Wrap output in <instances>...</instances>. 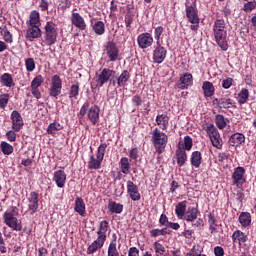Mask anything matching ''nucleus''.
<instances>
[{
    "instance_id": "obj_7",
    "label": "nucleus",
    "mask_w": 256,
    "mask_h": 256,
    "mask_svg": "<svg viewBox=\"0 0 256 256\" xmlns=\"http://www.w3.org/2000/svg\"><path fill=\"white\" fill-rule=\"evenodd\" d=\"M106 55H108L111 62L117 61L119 59V48L113 41L107 42L105 46Z\"/></svg>"
},
{
    "instance_id": "obj_55",
    "label": "nucleus",
    "mask_w": 256,
    "mask_h": 256,
    "mask_svg": "<svg viewBox=\"0 0 256 256\" xmlns=\"http://www.w3.org/2000/svg\"><path fill=\"white\" fill-rule=\"evenodd\" d=\"M26 70L34 71L35 70V60L33 58H28L25 60Z\"/></svg>"
},
{
    "instance_id": "obj_60",
    "label": "nucleus",
    "mask_w": 256,
    "mask_h": 256,
    "mask_svg": "<svg viewBox=\"0 0 256 256\" xmlns=\"http://www.w3.org/2000/svg\"><path fill=\"white\" fill-rule=\"evenodd\" d=\"M6 137L8 141H16L17 140V134L13 130H10L6 133Z\"/></svg>"
},
{
    "instance_id": "obj_64",
    "label": "nucleus",
    "mask_w": 256,
    "mask_h": 256,
    "mask_svg": "<svg viewBox=\"0 0 256 256\" xmlns=\"http://www.w3.org/2000/svg\"><path fill=\"white\" fill-rule=\"evenodd\" d=\"M31 93L35 99H41V91H39V88H31Z\"/></svg>"
},
{
    "instance_id": "obj_3",
    "label": "nucleus",
    "mask_w": 256,
    "mask_h": 256,
    "mask_svg": "<svg viewBox=\"0 0 256 256\" xmlns=\"http://www.w3.org/2000/svg\"><path fill=\"white\" fill-rule=\"evenodd\" d=\"M45 40L47 45H55L57 41V30L55 29V23L49 21L45 25Z\"/></svg>"
},
{
    "instance_id": "obj_11",
    "label": "nucleus",
    "mask_w": 256,
    "mask_h": 256,
    "mask_svg": "<svg viewBox=\"0 0 256 256\" xmlns=\"http://www.w3.org/2000/svg\"><path fill=\"white\" fill-rule=\"evenodd\" d=\"M216 43L223 51H227V31H214Z\"/></svg>"
},
{
    "instance_id": "obj_51",
    "label": "nucleus",
    "mask_w": 256,
    "mask_h": 256,
    "mask_svg": "<svg viewBox=\"0 0 256 256\" xmlns=\"http://www.w3.org/2000/svg\"><path fill=\"white\" fill-rule=\"evenodd\" d=\"M193 147V139L191 136H185L184 137V149L186 151H191V148Z\"/></svg>"
},
{
    "instance_id": "obj_10",
    "label": "nucleus",
    "mask_w": 256,
    "mask_h": 256,
    "mask_svg": "<svg viewBox=\"0 0 256 256\" xmlns=\"http://www.w3.org/2000/svg\"><path fill=\"white\" fill-rule=\"evenodd\" d=\"M11 119H12V129L18 133V131H21L24 123H23V117H21V114L14 110L11 113Z\"/></svg>"
},
{
    "instance_id": "obj_5",
    "label": "nucleus",
    "mask_w": 256,
    "mask_h": 256,
    "mask_svg": "<svg viewBox=\"0 0 256 256\" xmlns=\"http://www.w3.org/2000/svg\"><path fill=\"white\" fill-rule=\"evenodd\" d=\"M4 223L13 229V231H21L23 229V226L21 225V222L17 219V217L13 216V213L5 212L3 215Z\"/></svg>"
},
{
    "instance_id": "obj_58",
    "label": "nucleus",
    "mask_w": 256,
    "mask_h": 256,
    "mask_svg": "<svg viewBox=\"0 0 256 256\" xmlns=\"http://www.w3.org/2000/svg\"><path fill=\"white\" fill-rule=\"evenodd\" d=\"M125 23L126 27H131V23H133V14L131 12L125 15Z\"/></svg>"
},
{
    "instance_id": "obj_52",
    "label": "nucleus",
    "mask_w": 256,
    "mask_h": 256,
    "mask_svg": "<svg viewBox=\"0 0 256 256\" xmlns=\"http://www.w3.org/2000/svg\"><path fill=\"white\" fill-rule=\"evenodd\" d=\"M107 149V144H101L99 147H98V150H97V158L98 159H101L103 161V157H105V150Z\"/></svg>"
},
{
    "instance_id": "obj_36",
    "label": "nucleus",
    "mask_w": 256,
    "mask_h": 256,
    "mask_svg": "<svg viewBox=\"0 0 256 256\" xmlns=\"http://www.w3.org/2000/svg\"><path fill=\"white\" fill-rule=\"evenodd\" d=\"M129 71L124 70L121 75L118 77V85L119 87H125L127 85V82L129 81Z\"/></svg>"
},
{
    "instance_id": "obj_28",
    "label": "nucleus",
    "mask_w": 256,
    "mask_h": 256,
    "mask_svg": "<svg viewBox=\"0 0 256 256\" xmlns=\"http://www.w3.org/2000/svg\"><path fill=\"white\" fill-rule=\"evenodd\" d=\"M74 211L79 213L81 217H85V202L83 201V198H76Z\"/></svg>"
},
{
    "instance_id": "obj_14",
    "label": "nucleus",
    "mask_w": 256,
    "mask_h": 256,
    "mask_svg": "<svg viewBox=\"0 0 256 256\" xmlns=\"http://www.w3.org/2000/svg\"><path fill=\"white\" fill-rule=\"evenodd\" d=\"M127 191L132 201H139L141 199V194H139V189L137 188V185H135V183H133V181L131 180L127 182Z\"/></svg>"
},
{
    "instance_id": "obj_1",
    "label": "nucleus",
    "mask_w": 256,
    "mask_h": 256,
    "mask_svg": "<svg viewBox=\"0 0 256 256\" xmlns=\"http://www.w3.org/2000/svg\"><path fill=\"white\" fill-rule=\"evenodd\" d=\"M152 143L154 144L155 150L158 155H161L165 151V147H167L168 138L165 133L160 132L159 129H155L152 132Z\"/></svg>"
},
{
    "instance_id": "obj_23",
    "label": "nucleus",
    "mask_w": 256,
    "mask_h": 256,
    "mask_svg": "<svg viewBox=\"0 0 256 256\" xmlns=\"http://www.w3.org/2000/svg\"><path fill=\"white\" fill-rule=\"evenodd\" d=\"M72 23L75 25V27H78V29L85 30L87 27L85 20L80 16L79 13H72Z\"/></svg>"
},
{
    "instance_id": "obj_18",
    "label": "nucleus",
    "mask_w": 256,
    "mask_h": 256,
    "mask_svg": "<svg viewBox=\"0 0 256 256\" xmlns=\"http://www.w3.org/2000/svg\"><path fill=\"white\" fill-rule=\"evenodd\" d=\"M107 231H109V222L107 220H103L100 222L97 235L98 238L103 239L104 241H107Z\"/></svg>"
},
{
    "instance_id": "obj_59",
    "label": "nucleus",
    "mask_w": 256,
    "mask_h": 256,
    "mask_svg": "<svg viewBox=\"0 0 256 256\" xmlns=\"http://www.w3.org/2000/svg\"><path fill=\"white\" fill-rule=\"evenodd\" d=\"M233 85V79L227 78L222 81V87L223 89H229Z\"/></svg>"
},
{
    "instance_id": "obj_6",
    "label": "nucleus",
    "mask_w": 256,
    "mask_h": 256,
    "mask_svg": "<svg viewBox=\"0 0 256 256\" xmlns=\"http://www.w3.org/2000/svg\"><path fill=\"white\" fill-rule=\"evenodd\" d=\"M245 168L239 166L234 169V172L232 174V181L233 185H236L238 189H241L243 187V183H245Z\"/></svg>"
},
{
    "instance_id": "obj_43",
    "label": "nucleus",
    "mask_w": 256,
    "mask_h": 256,
    "mask_svg": "<svg viewBox=\"0 0 256 256\" xmlns=\"http://www.w3.org/2000/svg\"><path fill=\"white\" fill-rule=\"evenodd\" d=\"M151 237H159V235H169V229H153L150 232Z\"/></svg>"
},
{
    "instance_id": "obj_54",
    "label": "nucleus",
    "mask_w": 256,
    "mask_h": 256,
    "mask_svg": "<svg viewBox=\"0 0 256 256\" xmlns=\"http://www.w3.org/2000/svg\"><path fill=\"white\" fill-rule=\"evenodd\" d=\"M208 223L211 231H215L217 229V223L213 214H210L208 216Z\"/></svg>"
},
{
    "instance_id": "obj_22",
    "label": "nucleus",
    "mask_w": 256,
    "mask_h": 256,
    "mask_svg": "<svg viewBox=\"0 0 256 256\" xmlns=\"http://www.w3.org/2000/svg\"><path fill=\"white\" fill-rule=\"evenodd\" d=\"M199 214V210L195 207H189L186 213L184 214L185 221L195 223L197 219V215Z\"/></svg>"
},
{
    "instance_id": "obj_48",
    "label": "nucleus",
    "mask_w": 256,
    "mask_h": 256,
    "mask_svg": "<svg viewBox=\"0 0 256 256\" xmlns=\"http://www.w3.org/2000/svg\"><path fill=\"white\" fill-rule=\"evenodd\" d=\"M256 8V1L255 0H250L244 4L243 10L245 13H250V11H253V9Z\"/></svg>"
},
{
    "instance_id": "obj_30",
    "label": "nucleus",
    "mask_w": 256,
    "mask_h": 256,
    "mask_svg": "<svg viewBox=\"0 0 256 256\" xmlns=\"http://www.w3.org/2000/svg\"><path fill=\"white\" fill-rule=\"evenodd\" d=\"M239 222L243 227L251 225V214L249 212H242L239 216Z\"/></svg>"
},
{
    "instance_id": "obj_27",
    "label": "nucleus",
    "mask_w": 256,
    "mask_h": 256,
    "mask_svg": "<svg viewBox=\"0 0 256 256\" xmlns=\"http://www.w3.org/2000/svg\"><path fill=\"white\" fill-rule=\"evenodd\" d=\"M187 211V201H182L176 205L175 213L179 219H183L185 217V213Z\"/></svg>"
},
{
    "instance_id": "obj_49",
    "label": "nucleus",
    "mask_w": 256,
    "mask_h": 256,
    "mask_svg": "<svg viewBox=\"0 0 256 256\" xmlns=\"http://www.w3.org/2000/svg\"><path fill=\"white\" fill-rule=\"evenodd\" d=\"M2 34H3V39L6 43H13V35L9 30H7V28H4L2 30Z\"/></svg>"
},
{
    "instance_id": "obj_25",
    "label": "nucleus",
    "mask_w": 256,
    "mask_h": 256,
    "mask_svg": "<svg viewBox=\"0 0 256 256\" xmlns=\"http://www.w3.org/2000/svg\"><path fill=\"white\" fill-rule=\"evenodd\" d=\"M99 112L100 109L98 106H92L88 112V118L90 119L91 123H93V125L99 121Z\"/></svg>"
},
{
    "instance_id": "obj_15",
    "label": "nucleus",
    "mask_w": 256,
    "mask_h": 256,
    "mask_svg": "<svg viewBox=\"0 0 256 256\" xmlns=\"http://www.w3.org/2000/svg\"><path fill=\"white\" fill-rule=\"evenodd\" d=\"M193 85V75L191 73H185L180 77L178 83V89H187Z\"/></svg>"
},
{
    "instance_id": "obj_29",
    "label": "nucleus",
    "mask_w": 256,
    "mask_h": 256,
    "mask_svg": "<svg viewBox=\"0 0 256 256\" xmlns=\"http://www.w3.org/2000/svg\"><path fill=\"white\" fill-rule=\"evenodd\" d=\"M108 209L110 213L120 214V213H123V204H119L117 202L111 201L108 204Z\"/></svg>"
},
{
    "instance_id": "obj_45",
    "label": "nucleus",
    "mask_w": 256,
    "mask_h": 256,
    "mask_svg": "<svg viewBox=\"0 0 256 256\" xmlns=\"http://www.w3.org/2000/svg\"><path fill=\"white\" fill-rule=\"evenodd\" d=\"M1 151L4 153V155H11V153H13V147L7 142H2Z\"/></svg>"
},
{
    "instance_id": "obj_56",
    "label": "nucleus",
    "mask_w": 256,
    "mask_h": 256,
    "mask_svg": "<svg viewBox=\"0 0 256 256\" xmlns=\"http://www.w3.org/2000/svg\"><path fill=\"white\" fill-rule=\"evenodd\" d=\"M79 95V85L73 84L70 89L69 96L70 98L77 97Z\"/></svg>"
},
{
    "instance_id": "obj_47",
    "label": "nucleus",
    "mask_w": 256,
    "mask_h": 256,
    "mask_svg": "<svg viewBox=\"0 0 256 256\" xmlns=\"http://www.w3.org/2000/svg\"><path fill=\"white\" fill-rule=\"evenodd\" d=\"M216 125L218 129H225L227 122H225V117H223V115L216 116Z\"/></svg>"
},
{
    "instance_id": "obj_62",
    "label": "nucleus",
    "mask_w": 256,
    "mask_h": 256,
    "mask_svg": "<svg viewBox=\"0 0 256 256\" xmlns=\"http://www.w3.org/2000/svg\"><path fill=\"white\" fill-rule=\"evenodd\" d=\"M214 255L215 256H224L225 255V250H223V247H221V246H216L214 248Z\"/></svg>"
},
{
    "instance_id": "obj_21",
    "label": "nucleus",
    "mask_w": 256,
    "mask_h": 256,
    "mask_svg": "<svg viewBox=\"0 0 256 256\" xmlns=\"http://www.w3.org/2000/svg\"><path fill=\"white\" fill-rule=\"evenodd\" d=\"M26 37L29 39V41L39 39V37H41V29L39 26H31L26 32Z\"/></svg>"
},
{
    "instance_id": "obj_33",
    "label": "nucleus",
    "mask_w": 256,
    "mask_h": 256,
    "mask_svg": "<svg viewBox=\"0 0 256 256\" xmlns=\"http://www.w3.org/2000/svg\"><path fill=\"white\" fill-rule=\"evenodd\" d=\"M157 125L161 127V129H167V125H169V117L167 115H158L156 117Z\"/></svg>"
},
{
    "instance_id": "obj_57",
    "label": "nucleus",
    "mask_w": 256,
    "mask_h": 256,
    "mask_svg": "<svg viewBox=\"0 0 256 256\" xmlns=\"http://www.w3.org/2000/svg\"><path fill=\"white\" fill-rule=\"evenodd\" d=\"M154 249L156 253H160V255H163L165 253V247L160 243L155 242Z\"/></svg>"
},
{
    "instance_id": "obj_8",
    "label": "nucleus",
    "mask_w": 256,
    "mask_h": 256,
    "mask_svg": "<svg viewBox=\"0 0 256 256\" xmlns=\"http://www.w3.org/2000/svg\"><path fill=\"white\" fill-rule=\"evenodd\" d=\"M115 76V71L109 69V68H104L101 73L98 75V78L96 80L97 82V87H103L105 83L111 79V77Z\"/></svg>"
},
{
    "instance_id": "obj_41",
    "label": "nucleus",
    "mask_w": 256,
    "mask_h": 256,
    "mask_svg": "<svg viewBox=\"0 0 256 256\" xmlns=\"http://www.w3.org/2000/svg\"><path fill=\"white\" fill-rule=\"evenodd\" d=\"M226 29L225 20L218 19L215 21L213 31H227Z\"/></svg>"
},
{
    "instance_id": "obj_53",
    "label": "nucleus",
    "mask_w": 256,
    "mask_h": 256,
    "mask_svg": "<svg viewBox=\"0 0 256 256\" xmlns=\"http://www.w3.org/2000/svg\"><path fill=\"white\" fill-rule=\"evenodd\" d=\"M7 103H9V94H1L0 95V109H5V107H7Z\"/></svg>"
},
{
    "instance_id": "obj_39",
    "label": "nucleus",
    "mask_w": 256,
    "mask_h": 256,
    "mask_svg": "<svg viewBox=\"0 0 256 256\" xmlns=\"http://www.w3.org/2000/svg\"><path fill=\"white\" fill-rule=\"evenodd\" d=\"M247 99H249V90L242 89L238 94V103L243 105L244 103H247Z\"/></svg>"
},
{
    "instance_id": "obj_9",
    "label": "nucleus",
    "mask_w": 256,
    "mask_h": 256,
    "mask_svg": "<svg viewBox=\"0 0 256 256\" xmlns=\"http://www.w3.org/2000/svg\"><path fill=\"white\" fill-rule=\"evenodd\" d=\"M137 41L140 49H147L153 45V37L149 33L140 34Z\"/></svg>"
},
{
    "instance_id": "obj_61",
    "label": "nucleus",
    "mask_w": 256,
    "mask_h": 256,
    "mask_svg": "<svg viewBox=\"0 0 256 256\" xmlns=\"http://www.w3.org/2000/svg\"><path fill=\"white\" fill-rule=\"evenodd\" d=\"M159 223H160V225H164L165 227H167V225H169V223H170L169 218H167V215L161 214Z\"/></svg>"
},
{
    "instance_id": "obj_31",
    "label": "nucleus",
    "mask_w": 256,
    "mask_h": 256,
    "mask_svg": "<svg viewBox=\"0 0 256 256\" xmlns=\"http://www.w3.org/2000/svg\"><path fill=\"white\" fill-rule=\"evenodd\" d=\"M120 167H121V172L124 173V175H129V169H131V164L129 163V158H127V157L121 158Z\"/></svg>"
},
{
    "instance_id": "obj_26",
    "label": "nucleus",
    "mask_w": 256,
    "mask_h": 256,
    "mask_svg": "<svg viewBox=\"0 0 256 256\" xmlns=\"http://www.w3.org/2000/svg\"><path fill=\"white\" fill-rule=\"evenodd\" d=\"M202 89L204 91V97H213L215 95V87L209 81L203 83Z\"/></svg>"
},
{
    "instance_id": "obj_44",
    "label": "nucleus",
    "mask_w": 256,
    "mask_h": 256,
    "mask_svg": "<svg viewBox=\"0 0 256 256\" xmlns=\"http://www.w3.org/2000/svg\"><path fill=\"white\" fill-rule=\"evenodd\" d=\"M108 256H119V251L117 250V243L111 242L108 246Z\"/></svg>"
},
{
    "instance_id": "obj_2",
    "label": "nucleus",
    "mask_w": 256,
    "mask_h": 256,
    "mask_svg": "<svg viewBox=\"0 0 256 256\" xmlns=\"http://www.w3.org/2000/svg\"><path fill=\"white\" fill-rule=\"evenodd\" d=\"M206 131L210 137L213 147H216V149H221L223 147V140L221 139V135L219 134V131H217V128L211 124L207 127Z\"/></svg>"
},
{
    "instance_id": "obj_38",
    "label": "nucleus",
    "mask_w": 256,
    "mask_h": 256,
    "mask_svg": "<svg viewBox=\"0 0 256 256\" xmlns=\"http://www.w3.org/2000/svg\"><path fill=\"white\" fill-rule=\"evenodd\" d=\"M93 30L96 35H103L105 33V23H103V21L95 22Z\"/></svg>"
},
{
    "instance_id": "obj_42",
    "label": "nucleus",
    "mask_w": 256,
    "mask_h": 256,
    "mask_svg": "<svg viewBox=\"0 0 256 256\" xmlns=\"http://www.w3.org/2000/svg\"><path fill=\"white\" fill-rule=\"evenodd\" d=\"M233 105H235V102L232 99L220 98V107H223V109H230Z\"/></svg>"
},
{
    "instance_id": "obj_46",
    "label": "nucleus",
    "mask_w": 256,
    "mask_h": 256,
    "mask_svg": "<svg viewBox=\"0 0 256 256\" xmlns=\"http://www.w3.org/2000/svg\"><path fill=\"white\" fill-rule=\"evenodd\" d=\"M41 85H43V76L38 75L36 76L32 82H31V88H39L41 87Z\"/></svg>"
},
{
    "instance_id": "obj_12",
    "label": "nucleus",
    "mask_w": 256,
    "mask_h": 256,
    "mask_svg": "<svg viewBox=\"0 0 256 256\" xmlns=\"http://www.w3.org/2000/svg\"><path fill=\"white\" fill-rule=\"evenodd\" d=\"M53 181H55L57 187L59 189H63L65 187V183L67 181V174L63 170H57L53 174Z\"/></svg>"
},
{
    "instance_id": "obj_24",
    "label": "nucleus",
    "mask_w": 256,
    "mask_h": 256,
    "mask_svg": "<svg viewBox=\"0 0 256 256\" xmlns=\"http://www.w3.org/2000/svg\"><path fill=\"white\" fill-rule=\"evenodd\" d=\"M176 159H177V164L179 167H183L185 163H187V152L185 150L179 148L176 150Z\"/></svg>"
},
{
    "instance_id": "obj_35",
    "label": "nucleus",
    "mask_w": 256,
    "mask_h": 256,
    "mask_svg": "<svg viewBox=\"0 0 256 256\" xmlns=\"http://www.w3.org/2000/svg\"><path fill=\"white\" fill-rule=\"evenodd\" d=\"M39 25H41V22L39 20V12L34 10L30 14V26L39 27Z\"/></svg>"
},
{
    "instance_id": "obj_13",
    "label": "nucleus",
    "mask_w": 256,
    "mask_h": 256,
    "mask_svg": "<svg viewBox=\"0 0 256 256\" xmlns=\"http://www.w3.org/2000/svg\"><path fill=\"white\" fill-rule=\"evenodd\" d=\"M167 57V49L165 47L158 45L153 53L154 63H163Z\"/></svg>"
},
{
    "instance_id": "obj_4",
    "label": "nucleus",
    "mask_w": 256,
    "mask_h": 256,
    "mask_svg": "<svg viewBox=\"0 0 256 256\" xmlns=\"http://www.w3.org/2000/svg\"><path fill=\"white\" fill-rule=\"evenodd\" d=\"M61 89H63V81L59 75H54L49 88L50 97H59L61 95Z\"/></svg>"
},
{
    "instance_id": "obj_63",
    "label": "nucleus",
    "mask_w": 256,
    "mask_h": 256,
    "mask_svg": "<svg viewBox=\"0 0 256 256\" xmlns=\"http://www.w3.org/2000/svg\"><path fill=\"white\" fill-rule=\"evenodd\" d=\"M128 256H139V249H137V247L129 248Z\"/></svg>"
},
{
    "instance_id": "obj_19",
    "label": "nucleus",
    "mask_w": 256,
    "mask_h": 256,
    "mask_svg": "<svg viewBox=\"0 0 256 256\" xmlns=\"http://www.w3.org/2000/svg\"><path fill=\"white\" fill-rule=\"evenodd\" d=\"M103 238H97L90 246H88L87 253L88 255H93L98 249H101L105 245Z\"/></svg>"
},
{
    "instance_id": "obj_50",
    "label": "nucleus",
    "mask_w": 256,
    "mask_h": 256,
    "mask_svg": "<svg viewBox=\"0 0 256 256\" xmlns=\"http://www.w3.org/2000/svg\"><path fill=\"white\" fill-rule=\"evenodd\" d=\"M59 129H61L60 124L51 123L47 128V133H49V135H55V132L59 131Z\"/></svg>"
},
{
    "instance_id": "obj_37",
    "label": "nucleus",
    "mask_w": 256,
    "mask_h": 256,
    "mask_svg": "<svg viewBox=\"0 0 256 256\" xmlns=\"http://www.w3.org/2000/svg\"><path fill=\"white\" fill-rule=\"evenodd\" d=\"M201 159H202L201 152L199 151L193 152L191 156V165H193V167H200Z\"/></svg>"
},
{
    "instance_id": "obj_17",
    "label": "nucleus",
    "mask_w": 256,
    "mask_h": 256,
    "mask_svg": "<svg viewBox=\"0 0 256 256\" xmlns=\"http://www.w3.org/2000/svg\"><path fill=\"white\" fill-rule=\"evenodd\" d=\"M186 16L188 17L190 23L193 25H198L199 15H197V10L193 6L186 7Z\"/></svg>"
},
{
    "instance_id": "obj_32",
    "label": "nucleus",
    "mask_w": 256,
    "mask_h": 256,
    "mask_svg": "<svg viewBox=\"0 0 256 256\" xmlns=\"http://www.w3.org/2000/svg\"><path fill=\"white\" fill-rule=\"evenodd\" d=\"M1 82L5 87H15V83L13 82V77L9 73H4L1 76Z\"/></svg>"
},
{
    "instance_id": "obj_16",
    "label": "nucleus",
    "mask_w": 256,
    "mask_h": 256,
    "mask_svg": "<svg viewBox=\"0 0 256 256\" xmlns=\"http://www.w3.org/2000/svg\"><path fill=\"white\" fill-rule=\"evenodd\" d=\"M28 207L32 213H37V209H39V194L37 192L30 193Z\"/></svg>"
},
{
    "instance_id": "obj_40",
    "label": "nucleus",
    "mask_w": 256,
    "mask_h": 256,
    "mask_svg": "<svg viewBox=\"0 0 256 256\" xmlns=\"http://www.w3.org/2000/svg\"><path fill=\"white\" fill-rule=\"evenodd\" d=\"M232 239H234V241H239V243H245V241H247V236L245 233L237 230L233 233Z\"/></svg>"
},
{
    "instance_id": "obj_34",
    "label": "nucleus",
    "mask_w": 256,
    "mask_h": 256,
    "mask_svg": "<svg viewBox=\"0 0 256 256\" xmlns=\"http://www.w3.org/2000/svg\"><path fill=\"white\" fill-rule=\"evenodd\" d=\"M101 163H103V160L99 158L95 159V156L92 155L88 161V169H99L101 167Z\"/></svg>"
},
{
    "instance_id": "obj_20",
    "label": "nucleus",
    "mask_w": 256,
    "mask_h": 256,
    "mask_svg": "<svg viewBox=\"0 0 256 256\" xmlns=\"http://www.w3.org/2000/svg\"><path fill=\"white\" fill-rule=\"evenodd\" d=\"M242 143H245V135L241 133H235L231 135L229 139V144L232 147H239V145H241Z\"/></svg>"
}]
</instances>
